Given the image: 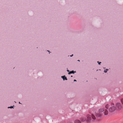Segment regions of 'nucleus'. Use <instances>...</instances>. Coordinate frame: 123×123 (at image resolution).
Segmentation results:
<instances>
[{
	"mask_svg": "<svg viewBox=\"0 0 123 123\" xmlns=\"http://www.w3.org/2000/svg\"><path fill=\"white\" fill-rule=\"evenodd\" d=\"M101 116L100 113L94 112L90 114L87 115L86 122L88 123H93L98 121V117Z\"/></svg>",
	"mask_w": 123,
	"mask_h": 123,
	"instance_id": "nucleus-1",
	"label": "nucleus"
},
{
	"mask_svg": "<svg viewBox=\"0 0 123 123\" xmlns=\"http://www.w3.org/2000/svg\"><path fill=\"white\" fill-rule=\"evenodd\" d=\"M116 109L114 104L113 103H111V106L109 108V111L110 112H112L115 111Z\"/></svg>",
	"mask_w": 123,
	"mask_h": 123,
	"instance_id": "nucleus-2",
	"label": "nucleus"
},
{
	"mask_svg": "<svg viewBox=\"0 0 123 123\" xmlns=\"http://www.w3.org/2000/svg\"><path fill=\"white\" fill-rule=\"evenodd\" d=\"M104 111L105 115H107L108 114V110L105 109L104 108H100L98 110V112L99 113H101Z\"/></svg>",
	"mask_w": 123,
	"mask_h": 123,
	"instance_id": "nucleus-3",
	"label": "nucleus"
},
{
	"mask_svg": "<svg viewBox=\"0 0 123 123\" xmlns=\"http://www.w3.org/2000/svg\"><path fill=\"white\" fill-rule=\"evenodd\" d=\"M117 109L118 110H120L122 108V106L120 103H117L116 104Z\"/></svg>",
	"mask_w": 123,
	"mask_h": 123,
	"instance_id": "nucleus-4",
	"label": "nucleus"
},
{
	"mask_svg": "<svg viewBox=\"0 0 123 123\" xmlns=\"http://www.w3.org/2000/svg\"><path fill=\"white\" fill-rule=\"evenodd\" d=\"M86 119H86V117H82L80 119V121L82 122H84L86 120Z\"/></svg>",
	"mask_w": 123,
	"mask_h": 123,
	"instance_id": "nucleus-5",
	"label": "nucleus"
},
{
	"mask_svg": "<svg viewBox=\"0 0 123 123\" xmlns=\"http://www.w3.org/2000/svg\"><path fill=\"white\" fill-rule=\"evenodd\" d=\"M74 123H81L80 121L79 120L76 119L74 121Z\"/></svg>",
	"mask_w": 123,
	"mask_h": 123,
	"instance_id": "nucleus-6",
	"label": "nucleus"
},
{
	"mask_svg": "<svg viewBox=\"0 0 123 123\" xmlns=\"http://www.w3.org/2000/svg\"><path fill=\"white\" fill-rule=\"evenodd\" d=\"M62 78L63 79V80H67V79L66 77H65V76L64 75L63 76H62Z\"/></svg>",
	"mask_w": 123,
	"mask_h": 123,
	"instance_id": "nucleus-7",
	"label": "nucleus"
},
{
	"mask_svg": "<svg viewBox=\"0 0 123 123\" xmlns=\"http://www.w3.org/2000/svg\"><path fill=\"white\" fill-rule=\"evenodd\" d=\"M75 72H74L73 70L69 72L68 74H74Z\"/></svg>",
	"mask_w": 123,
	"mask_h": 123,
	"instance_id": "nucleus-8",
	"label": "nucleus"
},
{
	"mask_svg": "<svg viewBox=\"0 0 123 123\" xmlns=\"http://www.w3.org/2000/svg\"><path fill=\"white\" fill-rule=\"evenodd\" d=\"M105 108H106V109H108V108L109 107V105L108 104H107L106 105H105Z\"/></svg>",
	"mask_w": 123,
	"mask_h": 123,
	"instance_id": "nucleus-9",
	"label": "nucleus"
},
{
	"mask_svg": "<svg viewBox=\"0 0 123 123\" xmlns=\"http://www.w3.org/2000/svg\"><path fill=\"white\" fill-rule=\"evenodd\" d=\"M120 101L122 104L123 105V98L121 99Z\"/></svg>",
	"mask_w": 123,
	"mask_h": 123,
	"instance_id": "nucleus-10",
	"label": "nucleus"
},
{
	"mask_svg": "<svg viewBox=\"0 0 123 123\" xmlns=\"http://www.w3.org/2000/svg\"><path fill=\"white\" fill-rule=\"evenodd\" d=\"M108 69H105L104 70V72L105 73H106L107 72V71L108 70Z\"/></svg>",
	"mask_w": 123,
	"mask_h": 123,
	"instance_id": "nucleus-11",
	"label": "nucleus"
},
{
	"mask_svg": "<svg viewBox=\"0 0 123 123\" xmlns=\"http://www.w3.org/2000/svg\"><path fill=\"white\" fill-rule=\"evenodd\" d=\"M67 123H73L71 122H68Z\"/></svg>",
	"mask_w": 123,
	"mask_h": 123,
	"instance_id": "nucleus-12",
	"label": "nucleus"
},
{
	"mask_svg": "<svg viewBox=\"0 0 123 123\" xmlns=\"http://www.w3.org/2000/svg\"><path fill=\"white\" fill-rule=\"evenodd\" d=\"M13 107H12V106H11V107H8V108H13Z\"/></svg>",
	"mask_w": 123,
	"mask_h": 123,
	"instance_id": "nucleus-13",
	"label": "nucleus"
},
{
	"mask_svg": "<svg viewBox=\"0 0 123 123\" xmlns=\"http://www.w3.org/2000/svg\"><path fill=\"white\" fill-rule=\"evenodd\" d=\"M67 71L68 72H69V70H67Z\"/></svg>",
	"mask_w": 123,
	"mask_h": 123,
	"instance_id": "nucleus-14",
	"label": "nucleus"
},
{
	"mask_svg": "<svg viewBox=\"0 0 123 123\" xmlns=\"http://www.w3.org/2000/svg\"><path fill=\"white\" fill-rule=\"evenodd\" d=\"M101 63V62H99V63H98L99 64H100V63Z\"/></svg>",
	"mask_w": 123,
	"mask_h": 123,
	"instance_id": "nucleus-15",
	"label": "nucleus"
},
{
	"mask_svg": "<svg viewBox=\"0 0 123 123\" xmlns=\"http://www.w3.org/2000/svg\"><path fill=\"white\" fill-rule=\"evenodd\" d=\"M74 81H76V80H74Z\"/></svg>",
	"mask_w": 123,
	"mask_h": 123,
	"instance_id": "nucleus-16",
	"label": "nucleus"
},
{
	"mask_svg": "<svg viewBox=\"0 0 123 123\" xmlns=\"http://www.w3.org/2000/svg\"><path fill=\"white\" fill-rule=\"evenodd\" d=\"M73 55V54H72V55H70V56H72Z\"/></svg>",
	"mask_w": 123,
	"mask_h": 123,
	"instance_id": "nucleus-17",
	"label": "nucleus"
},
{
	"mask_svg": "<svg viewBox=\"0 0 123 123\" xmlns=\"http://www.w3.org/2000/svg\"><path fill=\"white\" fill-rule=\"evenodd\" d=\"M47 51H48L49 52V50H47Z\"/></svg>",
	"mask_w": 123,
	"mask_h": 123,
	"instance_id": "nucleus-18",
	"label": "nucleus"
},
{
	"mask_svg": "<svg viewBox=\"0 0 123 123\" xmlns=\"http://www.w3.org/2000/svg\"><path fill=\"white\" fill-rule=\"evenodd\" d=\"M78 61L80 62V60H78Z\"/></svg>",
	"mask_w": 123,
	"mask_h": 123,
	"instance_id": "nucleus-19",
	"label": "nucleus"
},
{
	"mask_svg": "<svg viewBox=\"0 0 123 123\" xmlns=\"http://www.w3.org/2000/svg\"><path fill=\"white\" fill-rule=\"evenodd\" d=\"M71 77H73V76L72 75V76H71Z\"/></svg>",
	"mask_w": 123,
	"mask_h": 123,
	"instance_id": "nucleus-20",
	"label": "nucleus"
},
{
	"mask_svg": "<svg viewBox=\"0 0 123 123\" xmlns=\"http://www.w3.org/2000/svg\"><path fill=\"white\" fill-rule=\"evenodd\" d=\"M98 63H99V62L98 61Z\"/></svg>",
	"mask_w": 123,
	"mask_h": 123,
	"instance_id": "nucleus-21",
	"label": "nucleus"
},
{
	"mask_svg": "<svg viewBox=\"0 0 123 123\" xmlns=\"http://www.w3.org/2000/svg\"><path fill=\"white\" fill-rule=\"evenodd\" d=\"M19 104H20V102H19Z\"/></svg>",
	"mask_w": 123,
	"mask_h": 123,
	"instance_id": "nucleus-22",
	"label": "nucleus"
}]
</instances>
